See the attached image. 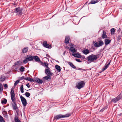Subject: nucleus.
<instances>
[{"label":"nucleus","mask_w":122,"mask_h":122,"mask_svg":"<svg viewBox=\"0 0 122 122\" xmlns=\"http://www.w3.org/2000/svg\"><path fill=\"white\" fill-rule=\"evenodd\" d=\"M72 55L78 58H81V56L79 53L76 54L73 53Z\"/></svg>","instance_id":"nucleus-12"},{"label":"nucleus","mask_w":122,"mask_h":122,"mask_svg":"<svg viewBox=\"0 0 122 122\" xmlns=\"http://www.w3.org/2000/svg\"><path fill=\"white\" fill-rule=\"evenodd\" d=\"M20 80H17L14 83V86H16L19 82Z\"/></svg>","instance_id":"nucleus-39"},{"label":"nucleus","mask_w":122,"mask_h":122,"mask_svg":"<svg viewBox=\"0 0 122 122\" xmlns=\"http://www.w3.org/2000/svg\"><path fill=\"white\" fill-rule=\"evenodd\" d=\"M91 49H92L93 51H94L95 49V47L93 46H91Z\"/></svg>","instance_id":"nucleus-47"},{"label":"nucleus","mask_w":122,"mask_h":122,"mask_svg":"<svg viewBox=\"0 0 122 122\" xmlns=\"http://www.w3.org/2000/svg\"><path fill=\"white\" fill-rule=\"evenodd\" d=\"M111 33L113 34L115 31V28H112L110 30Z\"/></svg>","instance_id":"nucleus-37"},{"label":"nucleus","mask_w":122,"mask_h":122,"mask_svg":"<svg viewBox=\"0 0 122 122\" xmlns=\"http://www.w3.org/2000/svg\"><path fill=\"white\" fill-rule=\"evenodd\" d=\"M52 76L47 75V76L44 77L43 78V79H45L47 81H49L51 80V77Z\"/></svg>","instance_id":"nucleus-17"},{"label":"nucleus","mask_w":122,"mask_h":122,"mask_svg":"<svg viewBox=\"0 0 122 122\" xmlns=\"http://www.w3.org/2000/svg\"><path fill=\"white\" fill-rule=\"evenodd\" d=\"M23 85H22L20 87V91L21 92V93H23L24 92L23 90Z\"/></svg>","instance_id":"nucleus-33"},{"label":"nucleus","mask_w":122,"mask_h":122,"mask_svg":"<svg viewBox=\"0 0 122 122\" xmlns=\"http://www.w3.org/2000/svg\"><path fill=\"white\" fill-rule=\"evenodd\" d=\"M111 60L107 64V65H108V66H109V65H110V63H111Z\"/></svg>","instance_id":"nucleus-54"},{"label":"nucleus","mask_w":122,"mask_h":122,"mask_svg":"<svg viewBox=\"0 0 122 122\" xmlns=\"http://www.w3.org/2000/svg\"><path fill=\"white\" fill-rule=\"evenodd\" d=\"M2 113L4 115H6V114H7V112L5 110L2 112Z\"/></svg>","instance_id":"nucleus-40"},{"label":"nucleus","mask_w":122,"mask_h":122,"mask_svg":"<svg viewBox=\"0 0 122 122\" xmlns=\"http://www.w3.org/2000/svg\"><path fill=\"white\" fill-rule=\"evenodd\" d=\"M99 1V0H97L96 1H95L94 0H92L89 3V4H95L98 2Z\"/></svg>","instance_id":"nucleus-28"},{"label":"nucleus","mask_w":122,"mask_h":122,"mask_svg":"<svg viewBox=\"0 0 122 122\" xmlns=\"http://www.w3.org/2000/svg\"><path fill=\"white\" fill-rule=\"evenodd\" d=\"M119 35L117 37V40L118 41L120 40L121 39V37L122 36V30L121 32V33L119 34Z\"/></svg>","instance_id":"nucleus-30"},{"label":"nucleus","mask_w":122,"mask_h":122,"mask_svg":"<svg viewBox=\"0 0 122 122\" xmlns=\"http://www.w3.org/2000/svg\"><path fill=\"white\" fill-rule=\"evenodd\" d=\"M82 52L85 55H87L90 52L87 49H86L83 50Z\"/></svg>","instance_id":"nucleus-19"},{"label":"nucleus","mask_w":122,"mask_h":122,"mask_svg":"<svg viewBox=\"0 0 122 122\" xmlns=\"http://www.w3.org/2000/svg\"><path fill=\"white\" fill-rule=\"evenodd\" d=\"M46 56H47L48 57H50V56L48 54H46Z\"/></svg>","instance_id":"nucleus-55"},{"label":"nucleus","mask_w":122,"mask_h":122,"mask_svg":"<svg viewBox=\"0 0 122 122\" xmlns=\"http://www.w3.org/2000/svg\"><path fill=\"white\" fill-rule=\"evenodd\" d=\"M76 70H83V71H85V70L84 69H82L81 68H76Z\"/></svg>","instance_id":"nucleus-43"},{"label":"nucleus","mask_w":122,"mask_h":122,"mask_svg":"<svg viewBox=\"0 0 122 122\" xmlns=\"http://www.w3.org/2000/svg\"><path fill=\"white\" fill-rule=\"evenodd\" d=\"M68 64L72 68L76 69V67L72 64V63L70 62H67Z\"/></svg>","instance_id":"nucleus-20"},{"label":"nucleus","mask_w":122,"mask_h":122,"mask_svg":"<svg viewBox=\"0 0 122 122\" xmlns=\"http://www.w3.org/2000/svg\"><path fill=\"white\" fill-rule=\"evenodd\" d=\"M4 120L3 119V118L2 117V116H1L0 115V122H1V121H4Z\"/></svg>","instance_id":"nucleus-42"},{"label":"nucleus","mask_w":122,"mask_h":122,"mask_svg":"<svg viewBox=\"0 0 122 122\" xmlns=\"http://www.w3.org/2000/svg\"><path fill=\"white\" fill-rule=\"evenodd\" d=\"M14 121L15 122H21L17 116H15L14 118Z\"/></svg>","instance_id":"nucleus-29"},{"label":"nucleus","mask_w":122,"mask_h":122,"mask_svg":"<svg viewBox=\"0 0 122 122\" xmlns=\"http://www.w3.org/2000/svg\"><path fill=\"white\" fill-rule=\"evenodd\" d=\"M40 63L41 65L44 66H45L46 68H48V64L47 62H44L43 63L41 61H40Z\"/></svg>","instance_id":"nucleus-14"},{"label":"nucleus","mask_w":122,"mask_h":122,"mask_svg":"<svg viewBox=\"0 0 122 122\" xmlns=\"http://www.w3.org/2000/svg\"><path fill=\"white\" fill-rule=\"evenodd\" d=\"M15 100L14 101H12L13 103L12 104V106L13 107V109L14 110H16L17 108V106L16 103L15 102Z\"/></svg>","instance_id":"nucleus-11"},{"label":"nucleus","mask_w":122,"mask_h":122,"mask_svg":"<svg viewBox=\"0 0 122 122\" xmlns=\"http://www.w3.org/2000/svg\"><path fill=\"white\" fill-rule=\"evenodd\" d=\"M82 58L83 59H84L85 58V57L84 56H83V57H82Z\"/></svg>","instance_id":"nucleus-58"},{"label":"nucleus","mask_w":122,"mask_h":122,"mask_svg":"<svg viewBox=\"0 0 122 122\" xmlns=\"http://www.w3.org/2000/svg\"><path fill=\"white\" fill-rule=\"evenodd\" d=\"M111 101L113 102L114 103H116L117 101H118L116 97L114 98H113L112 99Z\"/></svg>","instance_id":"nucleus-31"},{"label":"nucleus","mask_w":122,"mask_h":122,"mask_svg":"<svg viewBox=\"0 0 122 122\" xmlns=\"http://www.w3.org/2000/svg\"><path fill=\"white\" fill-rule=\"evenodd\" d=\"M0 122H5V121L4 120V121H2Z\"/></svg>","instance_id":"nucleus-61"},{"label":"nucleus","mask_w":122,"mask_h":122,"mask_svg":"<svg viewBox=\"0 0 122 122\" xmlns=\"http://www.w3.org/2000/svg\"><path fill=\"white\" fill-rule=\"evenodd\" d=\"M17 69V68H15V71H16Z\"/></svg>","instance_id":"nucleus-60"},{"label":"nucleus","mask_w":122,"mask_h":122,"mask_svg":"<svg viewBox=\"0 0 122 122\" xmlns=\"http://www.w3.org/2000/svg\"><path fill=\"white\" fill-rule=\"evenodd\" d=\"M118 115L119 116H122V113H120L118 114Z\"/></svg>","instance_id":"nucleus-56"},{"label":"nucleus","mask_w":122,"mask_h":122,"mask_svg":"<svg viewBox=\"0 0 122 122\" xmlns=\"http://www.w3.org/2000/svg\"><path fill=\"white\" fill-rule=\"evenodd\" d=\"M47 68L45 70V72L46 74L48 75L52 76L53 73L50 70V68L49 67Z\"/></svg>","instance_id":"nucleus-7"},{"label":"nucleus","mask_w":122,"mask_h":122,"mask_svg":"<svg viewBox=\"0 0 122 122\" xmlns=\"http://www.w3.org/2000/svg\"><path fill=\"white\" fill-rule=\"evenodd\" d=\"M76 61L78 62H82L81 61H80L79 59H75Z\"/></svg>","instance_id":"nucleus-45"},{"label":"nucleus","mask_w":122,"mask_h":122,"mask_svg":"<svg viewBox=\"0 0 122 122\" xmlns=\"http://www.w3.org/2000/svg\"><path fill=\"white\" fill-rule=\"evenodd\" d=\"M5 117H8L7 114H6V115H5Z\"/></svg>","instance_id":"nucleus-57"},{"label":"nucleus","mask_w":122,"mask_h":122,"mask_svg":"<svg viewBox=\"0 0 122 122\" xmlns=\"http://www.w3.org/2000/svg\"><path fill=\"white\" fill-rule=\"evenodd\" d=\"M71 116L70 114H67L65 115H62L61 114L57 115L55 116L54 118V120H58L59 119L63 118L66 117H68Z\"/></svg>","instance_id":"nucleus-2"},{"label":"nucleus","mask_w":122,"mask_h":122,"mask_svg":"<svg viewBox=\"0 0 122 122\" xmlns=\"http://www.w3.org/2000/svg\"><path fill=\"white\" fill-rule=\"evenodd\" d=\"M111 40L108 39H106L105 40L104 42L105 44V46L104 47V48H103V50L104 49V48H105L106 46L108 45L111 42Z\"/></svg>","instance_id":"nucleus-13"},{"label":"nucleus","mask_w":122,"mask_h":122,"mask_svg":"<svg viewBox=\"0 0 122 122\" xmlns=\"http://www.w3.org/2000/svg\"><path fill=\"white\" fill-rule=\"evenodd\" d=\"M106 107H104L100 111V112H103L106 109Z\"/></svg>","instance_id":"nucleus-46"},{"label":"nucleus","mask_w":122,"mask_h":122,"mask_svg":"<svg viewBox=\"0 0 122 122\" xmlns=\"http://www.w3.org/2000/svg\"><path fill=\"white\" fill-rule=\"evenodd\" d=\"M10 95L11 99L12 101H14L15 100V94H14V91L13 89H11L10 91Z\"/></svg>","instance_id":"nucleus-6"},{"label":"nucleus","mask_w":122,"mask_h":122,"mask_svg":"<svg viewBox=\"0 0 122 122\" xmlns=\"http://www.w3.org/2000/svg\"><path fill=\"white\" fill-rule=\"evenodd\" d=\"M25 95L27 97H29L30 95V93L28 92H26Z\"/></svg>","instance_id":"nucleus-36"},{"label":"nucleus","mask_w":122,"mask_h":122,"mask_svg":"<svg viewBox=\"0 0 122 122\" xmlns=\"http://www.w3.org/2000/svg\"><path fill=\"white\" fill-rule=\"evenodd\" d=\"M55 66L56 69L57 70V71L59 72H60L61 71V67L60 66L58 65H56Z\"/></svg>","instance_id":"nucleus-26"},{"label":"nucleus","mask_w":122,"mask_h":122,"mask_svg":"<svg viewBox=\"0 0 122 122\" xmlns=\"http://www.w3.org/2000/svg\"><path fill=\"white\" fill-rule=\"evenodd\" d=\"M20 97L23 105L25 106L27 104V101L26 99L21 95H20Z\"/></svg>","instance_id":"nucleus-5"},{"label":"nucleus","mask_w":122,"mask_h":122,"mask_svg":"<svg viewBox=\"0 0 122 122\" xmlns=\"http://www.w3.org/2000/svg\"><path fill=\"white\" fill-rule=\"evenodd\" d=\"M106 69H105L104 67L102 68V71H104L105 70H106Z\"/></svg>","instance_id":"nucleus-53"},{"label":"nucleus","mask_w":122,"mask_h":122,"mask_svg":"<svg viewBox=\"0 0 122 122\" xmlns=\"http://www.w3.org/2000/svg\"><path fill=\"white\" fill-rule=\"evenodd\" d=\"M26 58L29 61H32L33 60L34 56L29 55L27 56Z\"/></svg>","instance_id":"nucleus-10"},{"label":"nucleus","mask_w":122,"mask_h":122,"mask_svg":"<svg viewBox=\"0 0 122 122\" xmlns=\"http://www.w3.org/2000/svg\"><path fill=\"white\" fill-rule=\"evenodd\" d=\"M98 43L99 47L100 46H102L104 44L103 41L102 40L99 41L98 42Z\"/></svg>","instance_id":"nucleus-25"},{"label":"nucleus","mask_w":122,"mask_h":122,"mask_svg":"<svg viewBox=\"0 0 122 122\" xmlns=\"http://www.w3.org/2000/svg\"><path fill=\"white\" fill-rule=\"evenodd\" d=\"M69 46L71 47L70 48L69 50L72 53H75L76 52V51L75 49L73 47V45L71 43H69Z\"/></svg>","instance_id":"nucleus-8"},{"label":"nucleus","mask_w":122,"mask_h":122,"mask_svg":"<svg viewBox=\"0 0 122 122\" xmlns=\"http://www.w3.org/2000/svg\"><path fill=\"white\" fill-rule=\"evenodd\" d=\"M70 37L69 36H66L65 40V42L66 44L69 43L70 40Z\"/></svg>","instance_id":"nucleus-18"},{"label":"nucleus","mask_w":122,"mask_h":122,"mask_svg":"<svg viewBox=\"0 0 122 122\" xmlns=\"http://www.w3.org/2000/svg\"><path fill=\"white\" fill-rule=\"evenodd\" d=\"M65 54V52H64V54Z\"/></svg>","instance_id":"nucleus-62"},{"label":"nucleus","mask_w":122,"mask_h":122,"mask_svg":"<svg viewBox=\"0 0 122 122\" xmlns=\"http://www.w3.org/2000/svg\"><path fill=\"white\" fill-rule=\"evenodd\" d=\"M85 83V82L84 81H80L79 82L77 83L76 87L78 89H80L84 86Z\"/></svg>","instance_id":"nucleus-3"},{"label":"nucleus","mask_w":122,"mask_h":122,"mask_svg":"<svg viewBox=\"0 0 122 122\" xmlns=\"http://www.w3.org/2000/svg\"><path fill=\"white\" fill-rule=\"evenodd\" d=\"M108 66H109L107 64L106 65L105 64L104 67L106 69L108 67Z\"/></svg>","instance_id":"nucleus-48"},{"label":"nucleus","mask_w":122,"mask_h":122,"mask_svg":"<svg viewBox=\"0 0 122 122\" xmlns=\"http://www.w3.org/2000/svg\"><path fill=\"white\" fill-rule=\"evenodd\" d=\"M35 81L39 83L42 84L43 82V81L41 79L38 78L36 79Z\"/></svg>","instance_id":"nucleus-22"},{"label":"nucleus","mask_w":122,"mask_h":122,"mask_svg":"<svg viewBox=\"0 0 122 122\" xmlns=\"http://www.w3.org/2000/svg\"><path fill=\"white\" fill-rule=\"evenodd\" d=\"M121 29H120V28H119L118 30L117 31L118 32V33L119 34H120L121 33H120V32L121 31Z\"/></svg>","instance_id":"nucleus-49"},{"label":"nucleus","mask_w":122,"mask_h":122,"mask_svg":"<svg viewBox=\"0 0 122 122\" xmlns=\"http://www.w3.org/2000/svg\"><path fill=\"white\" fill-rule=\"evenodd\" d=\"M43 44L44 46L46 48H51V45L48 44L46 41H44L43 43Z\"/></svg>","instance_id":"nucleus-9"},{"label":"nucleus","mask_w":122,"mask_h":122,"mask_svg":"<svg viewBox=\"0 0 122 122\" xmlns=\"http://www.w3.org/2000/svg\"><path fill=\"white\" fill-rule=\"evenodd\" d=\"M98 55L92 54L87 56L85 59L88 62V64L96 61L98 58Z\"/></svg>","instance_id":"nucleus-1"},{"label":"nucleus","mask_w":122,"mask_h":122,"mask_svg":"<svg viewBox=\"0 0 122 122\" xmlns=\"http://www.w3.org/2000/svg\"><path fill=\"white\" fill-rule=\"evenodd\" d=\"M25 68L23 66H21L19 69L20 71L23 72L25 71Z\"/></svg>","instance_id":"nucleus-32"},{"label":"nucleus","mask_w":122,"mask_h":122,"mask_svg":"<svg viewBox=\"0 0 122 122\" xmlns=\"http://www.w3.org/2000/svg\"><path fill=\"white\" fill-rule=\"evenodd\" d=\"M95 42L96 43L94 42V46L95 47H99L98 42H97L96 41H95Z\"/></svg>","instance_id":"nucleus-34"},{"label":"nucleus","mask_w":122,"mask_h":122,"mask_svg":"<svg viewBox=\"0 0 122 122\" xmlns=\"http://www.w3.org/2000/svg\"><path fill=\"white\" fill-rule=\"evenodd\" d=\"M5 77H1L0 79V81H1L3 82L5 80Z\"/></svg>","instance_id":"nucleus-41"},{"label":"nucleus","mask_w":122,"mask_h":122,"mask_svg":"<svg viewBox=\"0 0 122 122\" xmlns=\"http://www.w3.org/2000/svg\"><path fill=\"white\" fill-rule=\"evenodd\" d=\"M4 87H5V88H8V85H7L6 84L4 85Z\"/></svg>","instance_id":"nucleus-51"},{"label":"nucleus","mask_w":122,"mask_h":122,"mask_svg":"<svg viewBox=\"0 0 122 122\" xmlns=\"http://www.w3.org/2000/svg\"><path fill=\"white\" fill-rule=\"evenodd\" d=\"M26 86H27V87L28 88H29L30 87V86L29 84V83H28L26 85Z\"/></svg>","instance_id":"nucleus-52"},{"label":"nucleus","mask_w":122,"mask_h":122,"mask_svg":"<svg viewBox=\"0 0 122 122\" xmlns=\"http://www.w3.org/2000/svg\"><path fill=\"white\" fill-rule=\"evenodd\" d=\"M7 102V99L5 98H3L1 100V103L3 105L5 104Z\"/></svg>","instance_id":"nucleus-16"},{"label":"nucleus","mask_w":122,"mask_h":122,"mask_svg":"<svg viewBox=\"0 0 122 122\" xmlns=\"http://www.w3.org/2000/svg\"><path fill=\"white\" fill-rule=\"evenodd\" d=\"M106 32L103 31V34L102 35V37L103 39L106 38H107V36L106 35Z\"/></svg>","instance_id":"nucleus-27"},{"label":"nucleus","mask_w":122,"mask_h":122,"mask_svg":"<svg viewBox=\"0 0 122 122\" xmlns=\"http://www.w3.org/2000/svg\"><path fill=\"white\" fill-rule=\"evenodd\" d=\"M30 90V89H29V90H26V91H28V90Z\"/></svg>","instance_id":"nucleus-63"},{"label":"nucleus","mask_w":122,"mask_h":122,"mask_svg":"<svg viewBox=\"0 0 122 122\" xmlns=\"http://www.w3.org/2000/svg\"><path fill=\"white\" fill-rule=\"evenodd\" d=\"M23 10L22 9L18 7L17 8H15L14 9L15 12V13H16L17 14L21 15L22 14V11Z\"/></svg>","instance_id":"nucleus-4"},{"label":"nucleus","mask_w":122,"mask_h":122,"mask_svg":"<svg viewBox=\"0 0 122 122\" xmlns=\"http://www.w3.org/2000/svg\"><path fill=\"white\" fill-rule=\"evenodd\" d=\"M26 77V78H24L25 80L30 81V82H32V81L34 82V80L28 77Z\"/></svg>","instance_id":"nucleus-23"},{"label":"nucleus","mask_w":122,"mask_h":122,"mask_svg":"<svg viewBox=\"0 0 122 122\" xmlns=\"http://www.w3.org/2000/svg\"><path fill=\"white\" fill-rule=\"evenodd\" d=\"M34 59L35 61L36 62H40V61H41L39 57L37 56H34Z\"/></svg>","instance_id":"nucleus-15"},{"label":"nucleus","mask_w":122,"mask_h":122,"mask_svg":"<svg viewBox=\"0 0 122 122\" xmlns=\"http://www.w3.org/2000/svg\"><path fill=\"white\" fill-rule=\"evenodd\" d=\"M3 90V87L2 84L0 83V92H2Z\"/></svg>","instance_id":"nucleus-35"},{"label":"nucleus","mask_w":122,"mask_h":122,"mask_svg":"<svg viewBox=\"0 0 122 122\" xmlns=\"http://www.w3.org/2000/svg\"><path fill=\"white\" fill-rule=\"evenodd\" d=\"M119 101L122 98V92H121L120 94L116 97Z\"/></svg>","instance_id":"nucleus-24"},{"label":"nucleus","mask_w":122,"mask_h":122,"mask_svg":"<svg viewBox=\"0 0 122 122\" xmlns=\"http://www.w3.org/2000/svg\"><path fill=\"white\" fill-rule=\"evenodd\" d=\"M29 61L27 59V58L26 57V59H25L23 61V63L24 64H26Z\"/></svg>","instance_id":"nucleus-38"},{"label":"nucleus","mask_w":122,"mask_h":122,"mask_svg":"<svg viewBox=\"0 0 122 122\" xmlns=\"http://www.w3.org/2000/svg\"><path fill=\"white\" fill-rule=\"evenodd\" d=\"M28 48L27 47L23 48L22 51V52L23 53H25L27 52L28 51Z\"/></svg>","instance_id":"nucleus-21"},{"label":"nucleus","mask_w":122,"mask_h":122,"mask_svg":"<svg viewBox=\"0 0 122 122\" xmlns=\"http://www.w3.org/2000/svg\"><path fill=\"white\" fill-rule=\"evenodd\" d=\"M25 78H24V76H22L21 77H20V80H22V79H24Z\"/></svg>","instance_id":"nucleus-50"},{"label":"nucleus","mask_w":122,"mask_h":122,"mask_svg":"<svg viewBox=\"0 0 122 122\" xmlns=\"http://www.w3.org/2000/svg\"><path fill=\"white\" fill-rule=\"evenodd\" d=\"M121 8H120V9H122V5L121 6Z\"/></svg>","instance_id":"nucleus-59"},{"label":"nucleus","mask_w":122,"mask_h":122,"mask_svg":"<svg viewBox=\"0 0 122 122\" xmlns=\"http://www.w3.org/2000/svg\"><path fill=\"white\" fill-rule=\"evenodd\" d=\"M20 61H17L16 62H15L14 63V66H16L17 65H18L19 64Z\"/></svg>","instance_id":"nucleus-44"}]
</instances>
